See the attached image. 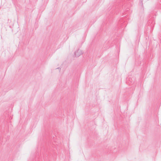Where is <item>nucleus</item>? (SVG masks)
Returning a JSON list of instances; mask_svg holds the SVG:
<instances>
[{
	"mask_svg": "<svg viewBox=\"0 0 161 161\" xmlns=\"http://www.w3.org/2000/svg\"><path fill=\"white\" fill-rule=\"evenodd\" d=\"M134 79H132V78H130L128 79V80H127V83L129 85H132L133 84L134 82Z\"/></svg>",
	"mask_w": 161,
	"mask_h": 161,
	"instance_id": "2",
	"label": "nucleus"
},
{
	"mask_svg": "<svg viewBox=\"0 0 161 161\" xmlns=\"http://www.w3.org/2000/svg\"><path fill=\"white\" fill-rule=\"evenodd\" d=\"M83 53V52L81 50L78 49V51L75 53V57H78L81 54Z\"/></svg>",
	"mask_w": 161,
	"mask_h": 161,
	"instance_id": "1",
	"label": "nucleus"
}]
</instances>
